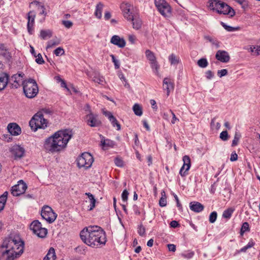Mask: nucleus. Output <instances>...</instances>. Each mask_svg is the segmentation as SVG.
Masks as SVG:
<instances>
[{
  "instance_id": "nucleus-10",
  "label": "nucleus",
  "mask_w": 260,
  "mask_h": 260,
  "mask_svg": "<svg viewBox=\"0 0 260 260\" xmlns=\"http://www.w3.org/2000/svg\"><path fill=\"white\" fill-rule=\"evenodd\" d=\"M30 228L33 233L40 238H45L47 235V229L43 228L41 223L38 220L32 221L30 224Z\"/></svg>"
},
{
  "instance_id": "nucleus-31",
  "label": "nucleus",
  "mask_w": 260,
  "mask_h": 260,
  "mask_svg": "<svg viewBox=\"0 0 260 260\" xmlns=\"http://www.w3.org/2000/svg\"><path fill=\"white\" fill-rule=\"evenodd\" d=\"M235 211V209L232 207L229 208L225 210L222 215V217L223 218L229 219L231 218L233 213Z\"/></svg>"
},
{
  "instance_id": "nucleus-54",
  "label": "nucleus",
  "mask_w": 260,
  "mask_h": 260,
  "mask_svg": "<svg viewBox=\"0 0 260 260\" xmlns=\"http://www.w3.org/2000/svg\"><path fill=\"white\" fill-rule=\"evenodd\" d=\"M114 162L116 166L117 167H122L123 166V160L119 157H116L115 158Z\"/></svg>"
},
{
  "instance_id": "nucleus-50",
  "label": "nucleus",
  "mask_w": 260,
  "mask_h": 260,
  "mask_svg": "<svg viewBox=\"0 0 260 260\" xmlns=\"http://www.w3.org/2000/svg\"><path fill=\"white\" fill-rule=\"evenodd\" d=\"M221 25L228 31H233L237 29V28L226 25L225 23L221 22Z\"/></svg>"
},
{
  "instance_id": "nucleus-15",
  "label": "nucleus",
  "mask_w": 260,
  "mask_h": 260,
  "mask_svg": "<svg viewBox=\"0 0 260 260\" xmlns=\"http://www.w3.org/2000/svg\"><path fill=\"white\" fill-rule=\"evenodd\" d=\"M183 165L179 171V174L181 177H185L188 174V171L189 170L191 163L190 159L188 155L183 157Z\"/></svg>"
},
{
  "instance_id": "nucleus-43",
  "label": "nucleus",
  "mask_w": 260,
  "mask_h": 260,
  "mask_svg": "<svg viewBox=\"0 0 260 260\" xmlns=\"http://www.w3.org/2000/svg\"><path fill=\"white\" fill-rule=\"evenodd\" d=\"M235 1L241 6L243 10L246 9L248 6V3L247 0H235Z\"/></svg>"
},
{
  "instance_id": "nucleus-19",
  "label": "nucleus",
  "mask_w": 260,
  "mask_h": 260,
  "mask_svg": "<svg viewBox=\"0 0 260 260\" xmlns=\"http://www.w3.org/2000/svg\"><path fill=\"white\" fill-rule=\"evenodd\" d=\"M0 57L9 61L12 58L11 53L6 44L0 42Z\"/></svg>"
},
{
  "instance_id": "nucleus-34",
  "label": "nucleus",
  "mask_w": 260,
  "mask_h": 260,
  "mask_svg": "<svg viewBox=\"0 0 260 260\" xmlns=\"http://www.w3.org/2000/svg\"><path fill=\"white\" fill-rule=\"evenodd\" d=\"M169 60L171 65H176L179 63V57L176 56L174 54L172 53L169 56Z\"/></svg>"
},
{
  "instance_id": "nucleus-7",
  "label": "nucleus",
  "mask_w": 260,
  "mask_h": 260,
  "mask_svg": "<svg viewBox=\"0 0 260 260\" xmlns=\"http://www.w3.org/2000/svg\"><path fill=\"white\" fill-rule=\"evenodd\" d=\"M47 120L44 118L41 112L36 113L29 121V125L34 131L38 128H44L47 126Z\"/></svg>"
},
{
  "instance_id": "nucleus-2",
  "label": "nucleus",
  "mask_w": 260,
  "mask_h": 260,
  "mask_svg": "<svg viewBox=\"0 0 260 260\" xmlns=\"http://www.w3.org/2000/svg\"><path fill=\"white\" fill-rule=\"evenodd\" d=\"M1 247L6 248L2 253L5 260H15L23 253L24 243L18 236L11 234L5 238Z\"/></svg>"
},
{
  "instance_id": "nucleus-57",
  "label": "nucleus",
  "mask_w": 260,
  "mask_h": 260,
  "mask_svg": "<svg viewBox=\"0 0 260 260\" xmlns=\"http://www.w3.org/2000/svg\"><path fill=\"white\" fill-rule=\"evenodd\" d=\"M62 24L68 28H71L73 26V23L69 20H63L62 21Z\"/></svg>"
},
{
  "instance_id": "nucleus-51",
  "label": "nucleus",
  "mask_w": 260,
  "mask_h": 260,
  "mask_svg": "<svg viewBox=\"0 0 260 260\" xmlns=\"http://www.w3.org/2000/svg\"><path fill=\"white\" fill-rule=\"evenodd\" d=\"M54 53L56 56H60V55L64 54V49H63V48L59 47L57 48L54 51Z\"/></svg>"
},
{
  "instance_id": "nucleus-23",
  "label": "nucleus",
  "mask_w": 260,
  "mask_h": 260,
  "mask_svg": "<svg viewBox=\"0 0 260 260\" xmlns=\"http://www.w3.org/2000/svg\"><path fill=\"white\" fill-rule=\"evenodd\" d=\"M189 208L191 211L199 213L204 210V206L198 202H191L189 203Z\"/></svg>"
},
{
  "instance_id": "nucleus-27",
  "label": "nucleus",
  "mask_w": 260,
  "mask_h": 260,
  "mask_svg": "<svg viewBox=\"0 0 260 260\" xmlns=\"http://www.w3.org/2000/svg\"><path fill=\"white\" fill-rule=\"evenodd\" d=\"M107 242V238L105 232L99 226V244L105 245Z\"/></svg>"
},
{
  "instance_id": "nucleus-18",
  "label": "nucleus",
  "mask_w": 260,
  "mask_h": 260,
  "mask_svg": "<svg viewBox=\"0 0 260 260\" xmlns=\"http://www.w3.org/2000/svg\"><path fill=\"white\" fill-rule=\"evenodd\" d=\"M35 18L36 14L34 11H30L28 13L27 29L28 32L30 35H32L34 32V25L35 23Z\"/></svg>"
},
{
  "instance_id": "nucleus-49",
  "label": "nucleus",
  "mask_w": 260,
  "mask_h": 260,
  "mask_svg": "<svg viewBox=\"0 0 260 260\" xmlns=\"http://www.w3.org/2000/svg\"><path fill=\"white\" fill-rule=\"evenodd\" d=\"M219 137L223 141H227L229 137L228 132L226 131H222L220 134Z\"/></svg>"
},
{
  "instance_id": "nucleus-11",
  "label": "nucleus",
  "mask_w": 260,
  "mask_h": 260,
  "mask_svg": "<svg viewBox=\"0 0 260 260\" xmlns=\"http://www.w3.org/2000/svg\"><path fill=\"white\" fill-rule=\"evenodd\" d=\"M42 217L49 223H52L57 217V214L48 206H44L41 212Z\"/></svg>"
},
{
  "instance_id": "nucleus-47",
  "label": "nucleus",
  "mask_w": 260,
  "mask_h": 260,
  "mask_svg": "<svg viewBox=\"0 0 260 260\" xmlns=\"http://www.w3.org/2000/svg\"><path fill=\"white\" fill-rule=\"evenodd\" d=\"M110 57H111L112 62L114 64V67L116 69H118L120 68V63L118 60H117L113 54H111Z\"/></svg>"
},
{
  "instance_id": "nucleus-46",
  "label": "nucleus",
  "mask_w": 260,
  "mask_h": 260,
  "mask_svg": "<svg viewBox=\"0 0 260 260\" xmlns=\"http://www.w3.org/2000/svg\"><path fill=\"white\" fill-rule=\"evenodd\" d=\"M248 231H249V224L248 222H245L243 223L241 228V234L242 235L244 233Z\"/></svg>"
},
{
  "instance_id": "nucleus-20",
  "label": "nucleus",
  "mask_w": 260,
  "mask_h": 260,
  "mask_svg": "<svg viewBox=\"0 0 260 260\" xmlns=\"http://www.w3.org/2000/svg\"><path fill=\"white\" fill-rule=\"evenodd\" d=\"M215 58L221 62L227 63L230 61V56L228 52L219 50L216 52Z\"/></svg>"
},
{
  "instance_id": "nucleus-12",
  "label": "nucleus",
  "mask_w": 260,
  "mask_h": 260,
  "mask_svg": "<svg viewBox=\"0 0 260 260\" xmlns=\"http://www.w3.org/2000/svg\"><path fill=\"white\" fill-rule=\"evenodd\" d=\"M27 188L26 183L22 180H19L16 185L13 186L12 188V194L14 196H19L23 194Z\"/></svg>"
},
{
  "instance_id": "nucleus-60",
  "label": "nucleus",
  "mask_w": 260,
  "mask_h": 260,
  "mask_svg": "<svg viewBox=\"0 0 260 260\" xmlns=\"http://www.w3.org/2000/svg\"><path fill=\"white\" fill-rule=\"evenodd\" d=\"M238 159V155L235 151L232 153L230 157V160L231 161H234Z\"/></svg>"
},
{
  "instance_id": "nucleus-17",
  "label": "nucleus",
  "mask_w": 260,
  "mask_h": 260,
  "mask_svg": "<svg viewBox=\"0 0 260 260\" xmlns=\"http://www.w3.org/2000/svg\"><path fill=\"white\" fill-rule=\"evenodd\" d=\"M102 113L103 115H105L106 117H108V119L111 122L112 126L114 127H116L117 130H120V124L116 119V118L113 116L112 113L106 110V109H103L102 110Z\"/></svg>"
},
{
  "instance_id": "nucleus-33",
  "label": "nucleus",
  "mask_w": 260,
  "mask_h": 260,
  "mask_svg": "<svg viewBox=\"0 0 260 260\" xmlns=\"http://www.w3.org/2000/svg\"><path fill=\"white\" fill-rule=\"evenodd\" d=\"M8 192H5L1 196H0V211L4 208L6 202L7 201Z\"/></svg>"
},
{
  "instance_id": "nucleus-9",
  "label": "nucleus",
  "mask_w": 260,
  "mask_h": 260,
  "mask_svg": "<svg viewBox=\"0 0 260 260\" xmlns=\"http://www.w3.org/2000/svg\"><path fill=\"white\" fill-rule=\"evenodd\" d=\"M155 5L159 13L165 17H169L171 15V8L165 0H155Z\"/></svg>"
},
{
  "instance_id": "nucleus-44",
  "label": "nucleus",
  "mask_w": 260,
  "mask_h": 260,
  "mask_svg": "<svg viewBox=\"0 0 260 260\" xmlns=\"http://www.w3.org/2000/svg\"><path fill=\"white\" fill-rule=\"evenodd\" d=\"M60 43V41L59 40H50L48 42V44L47 46V49L52 48L55 46L59 45Z\"/></svg>"
},
{
  "instance_id": "nucleus-52",
  "label": "nucleus",
  "mask_w": 260,
  "mask_h": 260,
  "mask_svg": "<svg viewBox=\"0 0 260 260\" xmlns=\"http://www.w3.org/2000/svg\"><path fill=\"white\" fill-rule=\"evenodd\" d=\"M85 247L83 245L79 246L77 247L75 250V251L80 254H84L85 252Z\"/></svg>"
},
{
  "instance_id": "nucleus-42",
  "label": "nucleus",
  "mask_w": 260,
  "mask_h": 260,
  "mask_svg": "<svg viewBox=\"0 0 260 260\" xmlns=\"http://www.w3.org/2000/svg\"><path fill=\"white\" fill-rule=\"evenodd\" d=\"M217 217V213L216 211L211 212L209 215V222L213 223L215 222Z\"/></svg>"
},
{
  "instance_id": "nucleus-38",
  "label": "nucleus",
  "mask_w": 260,
  "mask_h": 260,
  "mask_svg": "<svg viewBox=\"0 0 260 260\" xmlns=\"http://www.w3.org/2000/svg\"><path fill=\"white\" fill-rule=\"evenodd\" d=\"M197 64L200 67L205 68L208 66V62L206 58H202L198 61Z\"/></svg>"
},
{
  "instance_id": "nucleus-37",
  "label": "nucleus",
  "mask_w": 260,
  "mask_h": 260,
  "mask_svg": "<svg viewBox=\"0 0 260 260\" xmlns=\"http://www.w3.org/2000/svg\"><path fill=\"white\" fill-rule=\"evenodd\" d=\"M161 197L159 201V205L160 207H165L167 205V198L164 191L161 192Z\"/></svg>"
},
{
  "instance_id": "nucleus-26",
  "label": "nucleus",
  "mask_w": 260,
  "mask_h": 260,
  "mask_svg": "<svg viewBox=\"0 0 260 260\" xmlns=\"http://www.w3.org/2000/svg\"><path fill=\"white\" fill-rule=\"evenodd\" d=\"M85 195L87 196L85 203L89 204V205L88 206V209L90 211L94 208L96 200L93 196L89 192L85 193Z\"/></svg>"
},
{
  "instance_id": "nucleus-22",
  "label": "nucleus",
  "mask_w": 260,
  "mask_h": 260,
  "mask_svg": "<svg viewBox=\"0 0 260 260\" xmlns=\"http://www.w3.org/2000/svg\"><path fill=\"white\" fill-rule=\"evenodd\" d=\"M110 42L120 48H124L126 45L125 40L118 35L112 36L110 40Z\"/></svg>"
},
{
  "instance_id": "nucleus-8",
  "label": "nucleus",
  "mask_w": 260,
  "mask_h": 260,
  "mask_svg": "<svg viewBox=\"0 0 260 260\" xmlns=\"http://www.w3.org/2000/svg\"><path fill=\"white\" fill-rule=\"evenodd\" d=\"M77 165L79 168H90L93 162L92 156L88 152L83 153L77 159Z\"/></svg>"
},
{
  "instance_id": "nucleus-36",
  "label": "nucleus",
  "mask_w": 260,
  "mask_h": 260,
  "mask_svg": "<svg viewBox=\"0 0 260 260\" xmlns=\"http://www.w3.org/2000/svg\"><path fill=\"white\" fill-rule=\"evenodd\" d=\"M133 111L135 114L139 116H140L142 115V109L140 106L138 104H135L133 107Z\"/></svg>"
},
{
  "instance_id": "nucleus-24",
  "label": "nucleus",
  "mask_w": 260,
  "mask_h": 260,
  "mask_svg": "<svg viewBox=\"0 0 260 260\" xmlns=\"http://www.w3.org/2000/svg\"><path fill=\"white\" fill-rule=\"evenodd\" d=\"M9 75L2 72L0 74V91L6 88L8 84Z\"/></svg>"
},
{
  "instance_id": "nucleus-45",
  "label": "nucleus",
  "mask_w": 260,
  "mask_h": 260,
  "mask_svg": "<svg viewBox=\"0 0 260 260\" xmlns=\"http://www.w3.org/2000/svg\"><path fill=\"white\" fill-rule=\"evenodd\" d=\"M250 50L251 52H253L256 55H260V46H251Z\"/></svg>"
},
{
  "instance_id": "nucleus-25",
  "label": "nucleus",
  "mask_w": 260,
  "mask_h": 260,
  "mask_svg": "<svg viewBox=\"0 0 260 260\" xmlns=\"http://www.w3.org/2000/svg\"><path fill=\"white\" fill-rule=\"evenodd\" d=\"M163 88L164 90H167V96H169L171 90L174 89V84L171 81V79L168 78H165L163 81Z\"/></svg>"
},
{
  "instance_id": "nucleus-62",
  "label": "nucleus",
  "mask_w": 260,
  "mask_h": 260,
  "mask_svg": "<svg viewBox=\"0 0 260 260\" xmlns=\"http://www.w3.org/2000/svg\"><path fill=\"white\" fill-rule=\"evenodd\" d=\"M174 198H175V199L176 200V203H177V206L179 210H182V207L181 203L179 202V199H178L177 196L176 194H175L174 196Z\"/></svg>"
},
{
  "instance_id": "nucleus-48",
  "label": "nucleus",
  "mask_w": 260,
  "mask_h": 260,
  "mask_svg": "<svg viewBox=\"0 0 260 260\" xmlns=\"http://www.w3.org/2000/svg\"><path fill=\"white\" fill-rule=\"evenodd\" d=\"M138 233L141 236H144L145 235V228L142 224L138 226Z\"/></svg>"
},
{
  "instance_id": "nucleus-64",
  "label": "nucleus",
  "mask_w": 260,
  "mask_h": 260,
  "mask_svg": "<svg viewBox=\"0 0 260 260\" xmlns=\"http://www.w3.org/2000/svg\"><path fill=\"white\" fill-rule=\"evenodd\" d=\"M170 226L173 228H176L179 226V224L177 221L173 220L170 223Z\"/></svg>"
},
{
  "instance_id": "nucleus-30",
  "label": "nucleus",
  "mask_w": 260,
  "mask_h": 260,
  "mask_svg": "<svg viewBox=\"0 0 260 260\" xmlns=\"http://www.w3.org/2000/svg\"><path fill=\"white\" fill-rule=\"evenodd\" d=\"M255 244V242L252 239H251L246 246H244L240 250H237L235 254H239L241 252H245L247 249L252 247Z\"/></svg>"
},
{
  "instance_id": "nucleus-59",
  "label": "nucleus",
  "mask_w": 260,
  "mask_h": 260,
  "mask_svg": "<svg viewBox=\"0 0 260 260\" xmlns=\"http://www.w3.org/2000/svg\"><path fill=\"white\" fill-rule=\"evenodd\" d=\"M40 12L39 13L40 15H43L44 17H45L47 15V12L46 11V9L45 8V6L44 5H41L40 6Z\"/></svg>"
},
{
  "instance_id": "nucleus-39",
  "label": "nucleus",
  "mask_w": 260,
  "mask_h": 260,
  "mask_svg": "<svg viewBox=\"0 0 260 260\" xmlns=\"http://www.w3.org/2000/svg\"><path fill=\"white\" fill-rule=\"evenodd\" d=\"M241 136L240 134H239L237 132L235 133V135H234V139H233V140L232 141V147H235L238 145L239 140L241 138Z\"/></svg>"
},
{
  "instance_id": "nucleus-32",
  "label": "nucleus",
  "mask_w": 260,
  "mask_h": 260,
  "mask_svg": "<svg viewBox=\"0 0 260 260\" xmlns=\"http://www.w3.org/2000/svg\"><path fill=\"white\" fill-rule=\"evenodd\" d=\"M52 31L49 30H41L40 31V37L42 39L46 40L48 38H50L52 37Z\"/></svg>"
},
{
  "instance_id": "nucleus-55",
  "label": "nucleus",
  "mask_w": 260,
  "mask_h": 260,
  "mask_svg": "<svg viewBox=\"0 0 260 260\" xmlns=\"http://www.w3.org/2000/svg\"><path fill=\"white\" fill-rule=\"evenodd\" d=\"M128 194L129 193L126 189L123 191L121 194V198L123 202H126L127 201Z\"/></svg>"
},
{
  "instance_id": "nucleus-29",
  "label": "nucleus",
  "mask_w": 260,
  "mask_h": 260,
  "mask_svg": "<svg viewBox=\"0 0 260 260\" xmlns=\"http://www.w3.org/2000/svg\"><path fill=\"white\" fill-rule=\"evenodd\" d=\"M56 258L55 250L53 248L51 247L48 250L43 260H55Z\"/></svg>"
},
{
  "instance_id": "nucleus-6",
  "label": "nucleus",
  "mask_w": 260,
  "mask_h": 260,
  "mask_svg": "<svg viewBox=\"0 0 260 260\" xmlns=\"http://www.w3.org/2000/svg\"><path fill=\"white\" fill-rule=\"evenodd\" d=\"M23 92L25 96L32 99L38 93L39 89L36 81L32 79H29L22 82Z\"/></svg>"
},
{
  "instance_id": "nucleus-5",
  "label": "nucleus",
  "mask_w": 260,
  "mask_h": 260,
  "mask_svg": "<svg viewBox=\"0 0 260 260\" xmlns=\"http://www.w3.org/2000/svg\"><path fill=\"white\" fill-rule=\"evenodd\" d=\"M209 8L211 10L216 11L219 14L224 15L230 14L233 16L235 12L229 5L224 2L218 0H211L209 2Z\"/></svg>"
},
{
  "instance_id": "nucleus-53",
  "label": "nucleus",
  "mask_w": 260,
  "mask_h": 260,
  "mask_svg": "<svg viewBox=\"0 0 260 260\" xmlns=\"http://www.w3.org/2000/svg\"><path fill=\"white\" fill-rule=\"evenodd\" d=\"M36 61L39 64H42L44 63V60L40 53H39L36 55Z\"/></svg>"
},
{
  "instance_id": "nucleus-35",
  "label": "nucleus",
  "mask_w": 260,
  "mask_h": 260,
  "mask_svg": "<svg viewBox=\"0 0 260 260\" xmlns=\"http://www.w3.org/2000/svg\"><path fill=\"white\" fill-rule=\"evenodd\" d=\"M145 54L147 59L149 60L150 62L156 60L154 53L150 50H146Z\"/></svg>"
},
{
  "instance_id": "nucleus-21",
  "label": "nucleus",
  "mask_w": 260,
  "mask_h": 260,
  "mask_svg": "<svg viewBox=\"0 0 260 260\" xmlns=\"http://www.w3.org/2000/svg\"><path fill=\"white\" fill-rule=\"evenodd\" d=\"M10 151L15 158H21L24 155L25 149L20 145H15L11 147Z\"/></svg>"
},
{
  "instance_id": "nucleus-56",
  "label": "nucleus",
  "mask_w": 260,
  "mask_h": 260,
  "mask_svg": "<svg viewBox=\"0 0 260 260\" xmlns=\"http://www.w3.org/2000/svg\"><path fill=\"white\" fill-rule=\"evenodd\" d=\"M228 74V71L226 69H222L218 70L217 72V75L221 78L223 76H226Z\"/></svg>"
},
{
  "instance_id": "nucleus-61",
  "label": "nucleus",
  "mask_w": 260,
  "mask_h": 260,
  "mask_svg": "<svg viewBox=\"0 0 260 260\" xmlns=\"http://www.w3.org/2000/svg\"><path fill=\"white\" fill-rule=\"evenodd\" d=\"M210 42H211L212 44L214 45L216 48H219L220 46V43L213 38L212 39H210Z\"/></svg>"
},
{
  "instance_id": "nucleus-16",
  "label": "nucleus",
  "mask_w": 260,
  "mask_h": 260,
  "mask_svg": "<svg viewBox=\"0 0 260 260\" xmlns=\"http://www.w3.org/2000/svg\"><path fill=\"white\" fill-rule=\"evenodd\" d=\"M7 129L10 135H4L5 139L7 137H10L11 135L18 136L21 134V129L20 126L16 123H9L7 126Z\"/></svg>"
},
{
  "instance_id": "nucleus-28",
  "label": "nucleus",
  "mask_w": 260,
  "mask_h": 260,
  "mask_svg": "<svg viewBox=\"0 0 260 260\" xmlns=\"http://www.w3.org/2000/svg\"><path fill=\"white\" fill-rule=\"evenodd\" d=\"M86 121L88 125L91 127H94L96 126L97 120L96 118L94 116V115L92 113L87 115L86 116Z\"/></svg>"
},
{
  "instance_id": "nucleus-58",
  "label": "nucleus",
  "mask_w": 260,
  "mask_h": 260,
  "mask_svg": "<svg viewBox=\"0 0 260 260\" xmlns=\"http://www.w3.org/2000/svg\"><path fill=\"white\" fill-rule=\"evenodd\" d=\"M205 74L206 77L208 80L211 79L214 77L213 73L210 70L207 71Z\"/></svg>"
},
{
  "instance_id": "nucleus-13",
  "label": "nucleus",
  "mask_w": 260,
  "mask_h": 260,
  "mask_svg": "<svg viewBox=\"0 0 260 260\" xmlns=\"http://www.w3.org/2000/svg\"><path fill=\"white\" fill-rule=\"evenodd\" d=\"M100 138V146L102 150L106 151L113 148L116 145V143L110 139L106 138L102 135H99Z\"/></svg>"
},
{
  "instance_id": "nucleus-14",
  "label": "nucleus",
  "mask_w": 260,
  "mask_h": 260,
  "mask_svg": "<svg viewBox=\"0 0 260 260\" xmlns=\"http://www.w3.org/2000/svg\"><path fill=\"white\" fill-rule=\"evenodd\" d=\"M24 75L23 73H18L13 75L10 78H9L8 83L11 85L12 88H17L20 86L21 83H22V77Z\"/></svg>"
},
{
  "instance_id": "nucleus-4",
  "label": "nucleus",
  "mask_w": 260,
  "mask_h": 260,
  "mask_svg": "<svg viewBox=\"0 0 260 260\" xmlns=\"http://www.w3.org/2000/svg\"><path fill=\"white\" fill-rule=\"evenodd\" d=\"M120 8L124 18L128 21H132L133 28L137 30L140 29L142 26V21L137 15L133 13V6L128 3H122Z\"/></svg>"
},
{
  "instance_id": "nucleus-41",
  "label": "nucleus",
  "mask_w": 260,
  "mask_h": 260,
  "mask_svg": "<svg viewBox=\"0 0 260 260\" xmlns=\"http://www.w3.org/2000/svg\"><path fill=\"white\" fill-rule=\"evenodd\" d=\"M194 254V253L193 251H186L184 253H181V255L182 257H183L185 258L190 259L193 257Z\"/></svg>"
},
{
  "instance_id": "nucleus-3",
  "label": "nucleus",
  "mask_w": 260,
  "mask_h": 260,
  "mask_svg": "<svg viewBox=\"0 0 260 260\" xmlns=\"http://www.w3.org/2000/svg\"><path fill=\"white\" fill-rule=\"evenodd\" d=\"M81 240L88 246L95 247L98 245V226H89L80 232Z\"/></svg>"
},
{
  "instance_id": "nucleus-1",
  "label": "nucleus",
  "mask_w": 260,
  "mask_h": 260,
  "mask_svg": "<svg viewBox=\"0 0 260 260\" xmlns=\"http://www.w3.org/2000/svg\"><path fill=\"white\" fill-rule=\"evenodd\" d=\"M73 135V133L70 129L58 131L45 140L44 149L52 153L59 152L66 148Z\"/></svg>"
},
{
  "instance_id": "nucleus-63",
  "label": "nucleus",
  "mask_w": 260,
  "mask_h": 260,
  "mask_svg": "<svg viewBox=\"0 0 260 260\" xmlns=\"http://www.w3.org/2000/svg\"><path fill=\"white\" fill-rule=\"evenodd\" d=\"M170 251L175 252L176 251V246L173 244H169L167 245Z\"/></svg>"
},
{
  "instance_id": "nucleus-40",
  "label": "nucleus",
  "mask_w": 260,
  "mask_h": 260,
  "mask_svg": "<svg viewBox=\"0 0 260 260\" xmlns=\"http://www.w3.org/2000/svg\"><path fill=\"white\" fill-rule=\"evenodd\" d=\"M151 67L156 74H158L159 65L156 60L150 62Z\"/></svg>"
}]
</instances>
